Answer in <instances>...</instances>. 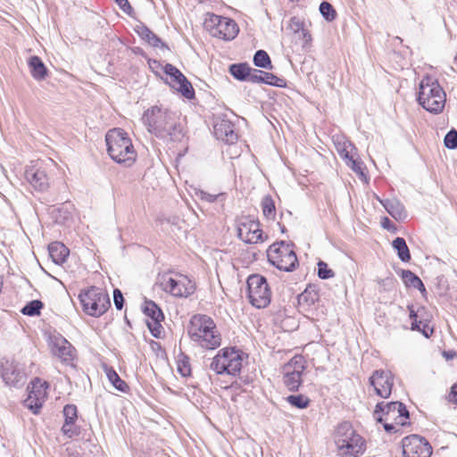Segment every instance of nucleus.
I'll return each instance as SVG.
<instances>
[{"label": "nucleus", "instance_id": "6ab92c4d", "mask_svg": "<svg viewBox=\"0 0 457 457\" xmlns=\"http://www.w3.org/2000/svg\"><path fill=\"white\" fill-rule=\"evenodd\" d=\"M163 71L166 75L169 76V83L173 88L187 99H193L195 97V90L192 84L178 68L170 63H167L163 67Z\"/></svg>", "mask_w": 457, "mask_h": 457}, {"label": "nucleus", "instance_id": "4468645a", "mask_svg": "<svg viewBox=\"0 0 457 457\" xmlns=\"http://www.w3.org/2000/svg\"><path fill=\"white\" fill-rule=\"evenodd\" d=\"M54 162L36 161L32 162L25 170V179L37 190L47 189L52 180Z\"/></svg>", "mask_w": 457, "mask_h": 457}, {"label": "nucleus", "instance_id": "5701e85b", "mask_svg": "<svg viewBox=\"0 0 457 457\" xmlns=\"http://www.w3.org/2000/svg\"><path fill=\"white\" fill-rule=\"evenodd\" d=\"M214 134L218 139L227 143H233L237 138V135L234 131L232 123L228 120L217 122L214 125Z\"/></svg>", "mask_w": 457, "mask_h": 457}, {"label": "nucleus", "instance_id": "864d4df0", "mask_svg": "<svg viewBox=\"0 0 457 457\" xmlns=\"http://www.w3.org/2000/svg\"><path fill=\"white\" fill-rule=\"evenodd\" d=\"M201 195H202L201 198L203 200H205V201L211 202V203L214 202L216 200V198H217L216 195H211V194H208V193H204V192H202Z\"/></svg>", "mask_w": 457, "mask_h": 457}, {"label": "nucleus", "instance_id": "a211bd4d", "mask_svg": "<svg viewBox=\"0 0 457 457\" xmlns=\"http://www.w3.org/2000/svg\"><path fill=\"white\" fill-rule=\"evenodd\" d=\"M375 394L381 398H388L395 385V375L389 370H376L369 378Z\"/></svg>", "mask_w": 457, "mask_h": 457}, {"label": "nucleus", "instance_id": "f8f14e48", "mask_svg": "<svg viewBox=\"0 0 457 457\" xmlns=\"http://www.w3.org/2000/svg\"><path fill=\"white\" fill-rule=\"evenodd\" d=\"M246 283L249 303L257 309L266 308L270 303L272 295L267 279L260 274H252Z\"/></svg>", "mask_w": 457, "mask_h": 457}, {"label": "nucleus", "instance_id": "aec40b11", "mask_svg": "<svg viewBox=\"0 0 457 457\" xmlns=\"http://www.w3.org/2000/svg\"><path fill=\"white\" fill-rule=\"evenodd\" d=\"M64 423L62 427V432L68 437H72L78 434L75 423L78 419V409L74 404H67L63 408Z\"/></svg>", "mask_w": 457, "mask_h": 457}, {"label": "nucleus", "instance_id": "a18cd8bd", "mask_svg": "<svg viewBox=\"0 0 457 457\" xmlns=\"http://www.w3.org/2000/svg\"><path fill=\"white\" fill-rule=\"evenodd\" d=\"M177 370L183 377L191 375V367L187 360L181 359L177 362Z\"/></svg>", "mask_w": 457, "mask_h": 457}, {"label": "nucleus", "instance_id": "c756f323", "mask_svg": "<svg viewBox=\"0 0 457 457\" xmlns=\"http://www.w3.org/2000/svg\"><path fill=\"white\" fill-rule=\"evenodd\" d=\"M2 378L7 385L16 386L22 380L23 376L16 367L10 365L4 368Z\"/></svg>", "mask_w": 457, "mask_h": 457}, {"label": "nucleus", "instance_id": "1a4fd4ad", "mask_svg": "<svg viewBox=\"0 0 457 457\" xmlns=\"http://www.w3.org/2000/svg\"><path fill=\"white\" fill-rule=\"evenodd\" d=\"M203 27L211 37L223 41L234 39L239 32V27L233 19L213 12L205 13Z\"/></svg>", "mask_w": 457, "mask_h": 457}, {"label": "nucleus", "instance_id": "58836bf2", "mask_svg": "<svg viewBox=\"0 0 457 457\" xmlns=\"http://www.w3.org/2000/svg\"><path fill=\"white\" fill-rule=\"evenodd\" d=\"M163 320L164 319H156V320H145L146 325L151 334L156 338H160L163 335V327L162 325Z\"/></svg>", "mask_w": 457, "mask_h": 457}, {"label": "nucleus", "instance_id": "412c9836", "mask_svg": "<svg viewBox=\"0 0 457 457\" xmlns=\"http://www.w3.org/2000/svg\"><path fill=\"white\" fill-rule=\"evenodd\" d=\"M52 352L62 361L67 363L71 362L76 357L75 348L64 338L57 339L54 342Z\"/></svg>", "mask_w": 457, "mask_h": 457}, {"label": "nucleus", "instance_id": "a19ab883", "mask_svg": "<svg viewBox=\"0 0 457 457\" xmlns=\"http://www.w3.org/2000/svg\"><path fill=\"white\" fill-rule=\"evenodd\" d=\"M320 11L321 14L326 18L328 21H333L336 16L337 12L333 6L328 3V2H322L320 5Z\"/></svg>", "mask_w": 457, "mask_h": 457}, {"label": "nucleus", "instance_id": "72a5a7b5", "mask_svg": "<svg viewBox=\"0 0 457 457\" xmlns=\"http://www.w3.org/2000/svg\"><path fill=\"white\" fill-rule=\"evenodd\" d=\"M305 359L303 355H295L285 366L284 370L303 374L305 370Z\"/></svg>", "mask_w": 457, "mask_h": 457}, {"label": "nucleus", "instance_id": "f3484780", "mask_svg": "<svg viewBox=\"0 0 457 457\" xmlns=\"http://www.w3.org/2000/svg\"><path fill=\"white\" fill-rule=\"evenodd\" d=\"M403 457H430L433 449L423 436L410 435L402 440Z\"/></svg>", "mask_w": 457, "mask_h": 457}, {"label": "nucleus", "instance_id": "f257e3e1", "mask_svg": "<svg viewBox=\"0 0 457 457\" xmlns=\"http://www.w3.org/2000/svg\"><path fill=\"white\" fill-rule=\"evenodd\" d=\"M141 120L147 131L157 137L176 141L183 137L179 115L168 108L150 106L144 112Z\"/></svg>", "mask_w": 457, "mask_h": 457}, {"label": "nucleus", "instance_id": "37998d69", "mask_svg": "<svg viewBox=\"0 0 457 457\" xmlns=\"http://www.w3.org/2000/svg\"><path fill=\"white\" fill-rule=\"evenodd\" d=\"M318 276L322 279H328L334 277V271L328 268L326 262L320 261L318 262Z\"/></svg>", "mask_w": 457, "mask_h": 457}, {"label": "nucleus", "instance_id": "9b49d317", "mask_svg": "<svg viewBox=\"0 0 457 457\" xmlns=\"http://www.w3.org/2000/svg\"><path fill=\"white\" fill-rule=\"evenodd\" d=\"M269 262L277 269L292 271L298 266V259L292 245L283 241L274 243L267 249Z\"/></svg>", "mask_w": 457, "mask_h": 457}, {"label": "nucleus", "instance_id": "cd10ccee", "mask_svg": "<svg viewBox=\"0 0 457 457\" xmlns=\"http://www.w3.org/2000/svg\"><path fill=\"white\" fill-rule=\"evenodd\" d=\"M401 277H402V279L406 287L417 288L422 293L426 292V288H425L423 282L412 271L403 270Z\"/></svg>", "mask_w": 457, "mask_h": 457}, {"label": "nucleus", "instance_id": "2eb2a0df", "mask_svg": "<svg viewBox=\"0 0 457 457\" xmlns=\"http://www.w3.org/2000/svg\"><path fill=\"white\" fill-rule=\"evenodd\" d=\"M409 319L411 320V330L420 332L425 337L429 338L435 332L431 325L433 315L431 312L423 305H408Z\"/></svg>", "mask_w": 457, "mask_h": 457}, {"label": "nucleus", "instance_id": "4c0bfd02", "mask_svg": "<svg viewBox=\"0 0 457 457\" xmlns=\"http://www.w3.org/2000/svg\"><path fill=\"white\" fill-rule=\"evenodd\" d=\"M253 63L255 66L261 68L268 69L271 67L270 58L269 54L263 50H259L255 53L253 56Z\"/></svg>", "mask_w": 457, "mask_h": 457}, {"label": "nucleus", "instance_id": "ea45409f", "mask_svg": "<svg viewBox=\"0 0 457 457\" xmlns=\"http://www.w3.org/2000/svg\"><path fill=\"white\" fill-rule=\"evenodd\" d=\"M141 37L150 46L158 47L162 45L161 39L149 29L143 28L140 32Z\"/></svg>", "mask_w": 457, "mask_h": 457}, {"label": "nucleus", "instance_id": "7c9ffc66", "mask_svg": "<svg viewBox=\"0 0 457 457\" xmlns=\"http://www.w3.org/2000/svg\"><path fill=\"white\" fill-rule=\"evenodd\" d=\"M283 382L290 391H297L302 384V374L284 370Z\"/></svg>", "mask_w": 457, "mask_h": 457}, {"label": "nucleus", "instance_id": "c9c22d12", "mask_svg": "<svg viewBox=\"0 0 457 457\" xmlns=\"http://www.w3.org/2000/svg\"><path fill=\"white\" fill-rule=\"evenodd\" d=\"M146 320L164 319L162 310L154 302H147L144 310Z\"/></svg>", "mask_w": 457, "mask_h": 457}, {"label": "nucleus", "instance_id": "49530a36", "mask_svg": "<svg viewBox=\"0 0 457 457\" xmlns=\"http://www.w3.org/2000/svg\"><path fill=\"white\" fill-rule=\"evenodd\" d=\"M113 301L116 308L121 310L123 307L124 298L120 289H114L113 291Z\"/></svg>", "mask_w": 457, "mask_h": 457}, {"label": "nucleus", "instance_id": "b1692460", "mask_svg": "<svg viewBox=\"0 0 457 457\" xmlns=\"http://www.w3.org/2000/svg\"><path fill=\"white\" fill-rule=\"evenodd\" d=\"M48 251L52 260L57 264L64 262L70 253L67 246L61 242L51 243Z\"/></svg>", "mask_w": 457, "mask_h": 457}, {"label": "nucleus", "instance_id": "2f4dec72", "mask_svg": "<svg viewBox=\"0 0 457 457\" xmlns=\"http://www.w3.org/2000/svg\"><path fill=\"white\" fill-rule=\"evenodd\" d=\"M253 69L246 63L232 64L229 67L231 75L238 80H247Z\"/></svg>", "mask_w": 457, "mask_h": 457}, {"label": "nucleus", "instance_id": "de8ad7c7", "mask_svg": "<svg viewBox=\"0 0 457 457\" xmlns=\"http://www.w3.org/2000/svg\"><path fill=\"white\" fill-rule=\"evenodd\" d=\"M115 2L124 12L128 14L133 12V8L128 0H115Z\"/></svg>", "mask_w": 457, "mask_h": 457}, {"label": "nucleus", "instance_id": "5fc2aeb1", "mask_svg": "<svg viewBox=\"0 0 457 457\" xmlns=\"http://www.w3.org/2000/svg\"><path fill=\"white\" fill-rule=\"evenodd\" d=\"M381 225L383 226V228L388 229V228H390L391 220L387 217H384L382 219Z\"/></svg>", "mask_w": 457, "mask_h": 457}, {"label": "nucleus", "instance_id": "8fccbe9b", "mask_svg": "<svg viewBox=\"0 0 457 457\" xmlns=\"http://www.w3.org/2000/svg\"><path fill=\"white\" fill-rule=\"evenodd\" d=\"M449 401L457 403V383L453 384L448 395Z\"/></svg>", "mask_w": 457, "mask_h": 457}, {"label": "nucleus", "instance_id": "393cba45", "mask_svg": "<svg viewBox=\"0 0 457 457\" xmlns=\"http://www.w3.org/2000/svg\"><path fill=\"white\" fill-rule=\"evenodd\" d=\"M28 65L30 70L31 76L35 79L42 80L47 76V69L38 56H31L29 59Z\"/></svg>", "mask_w": 457, "mask_h": 457}, {"label": "nucleus", "instance_id": "dca6fc26", "mask_svg": "<svg viewBox=\"0 0 457 457\" xmlns=\"http://www.w3.org/2000/svg\"><path fill=\"white\" fill-rule=\"evenodd\" d=\"M49 384L46 380L35 378L28 386L29 395L24 400V405L34 414H38L48 397Z\"/></svg>", "mask_w": 457, "mask_h": 457}, {"label": "nucleus", "instance_id": "c03bdc74", "mask_svg": "<svg viewBox=\"0 0 457 457\" xmlns=\"http://www.w3.org/2000/svg\"><path fill=\"white\" fill-rule=\"evenodd\" d=\"M445 145L449 149L457 148V130H450L445 137Z\"/></svg>", "mask_w": 457, "mask_h": 457}, {"label": "nucleus", "instance_id": "3c124183", "mask_svg": "<svg viewBox=\"0 0 457 457\" xmlns=\"http://www.w3.org/2000/svg\"><path fill=\"white\" fill-rule=\"evenodd\" d=\"M442 355L446 361H451L457 357V353L454 350L444 351Z\"/></svg>", "mask_w": 457, "mask_h": 457}, {"label": "nucleus", "instance_id": "9d476101", "mask_svg": "<svg viewBox=\"0 0 457 457\" xmlns=\"http://www.w3.org/2000/svg\"><path fill=\"white\" fill-rule=\"evenodd\" d=\"M83 311L90 315L98 317L103 315L110 307L111 302L105 290L90 287L80 292L79 295Z\"/></svg>", "mask_w": 457, "mask_h": 457}, {"label": "nucleus", "instance_id": "79ce46f5", "mask_svg": "<svg viewBox=\"0 0 457 457\" xmlns=\"http://www.w3.org/2000/svg\"><path fill=\"white\" fill-rule=\"evenodd\" d=\"M260 80H262V82L263 83L277 87H281L283 82L282 79H279L278 77L273 75L272 73L263 71L262 76L260 75Z\"/></svg>", "mask_w": 457, "mask_h": 457}, {"label": "nucleus", "instance_id": "c85d7f7f", "mask_svg": "<svg viewBox=\"0 0 457 457\" xmlns=\"http://www.w3.org/2000/svg\"><path fill=\"white\" fill-rule=\"evenodd\" d=\"M104 372L109 381L116 389L124 393L129 390V386L127 385V383L120 378L119 374L115 371V370L112 367L105 366Z\"/></svg>", "mask_w": 457, "mask_h": 457}, {"label": "nucleus", "instance_id": "603ef678", "mask_svg": "<svg viewBox=\"0 0 457 457\" xmlns=\"http://www.w3.org/2000/svg\"><path fill=\"white\" fill-rule=\"evenodd\" d=\"M301 35L303 37V42H304L305 45H308V44L311 43V41L312 39V35L307 30L303 29L301 30Z\"/></svg>", "mask_w": 457, "mask_h": 457}, {"label": "nucleus", "instance_id": "e433bc0d", "mask_svg": "<svg viewBox=\"0 0 457 457\" xmlns=\"http://www.w3.org/2000/svg\"><path fill=\"white\" fill-rule=\"evenodd\" d=\"M287 402L292 406L305 409L310 405V399L303 395H292L287 397Z\"/></svg>", "mask_w": 457, "mask_h": 457}, {"label": "nucleus", "instance_id": "473e14b6", "mask_svg": "<svg viewBox=\"0 0 457 457\" xmlns=\"http://www.w3.org/2000/svg\"><path fill=\"white\" fill-rule=\"evenodd\" d=\"M393 247L397 251L398 257L401 261L408 262L411 260L410 250L403 237H396L393 241Z\"/></svg>", "mask_w": 457, "mask_h": 457}, {"label": "nucleus", "instance_id": "4be33fe9", "mask_svg": "<svg viewBox=\"0 0 457 457\" xmlns=\"http://www.w3.org/2000/svg\"><path fill=\"white\" fill-rule=\"evenodd\" d=\"M320 301V291L317 286L309 285L298 295V305L303 312L311 310Z\"/></svg>", "mask_w": 457, "mask_h": 457}, {"label": "nucleus", "instance_id": "bb28decb", "mask_svg": "<svg viewBox=\"0 0 457 457\" xmlns=\"http://www.w3.org/2000/svg\"><path fill=\"white\" fill-rule=\"evenodd\" d=\"M340 155L345 160L346 165L350 167L364 182H368V178L362 167V163L353 159L348 152L345 150L340 153Z\"/></svg>", "mask_w": 457, "mask_h": 457}, {"label": "nucleus", "instance_id": "f03ea898", "mask_svg": "<svg viewBox=\"0 0 457 457\" xmlns=\"http://www.w3.org/2000/svg\"><path fill=\"white\" fill-rule=\"evenodd\" d=\"M155 287L165 295L176 299L188 298L195 293L197 288L194 278L174 269L159 272Z\"/></svg>", "mask_w": 457, "mask_h": 457}, {"label": "nucleus", "instance_id": "09e8293b", "mask_svg": "<svg viewBox=\"0 0 457 457\" xmlns=\"http://www.w3.org/2000/svg\"><path fill=\"white\" fill-rule=\"evenodd\" d=\"M260 75L262 76V71L253 70L251 71V76L248 77L247 80L252 82H262V80H260Z\"/></svg>", "mask_w": 457, "mask_h": 457}, {"label": "nucleus", "instance_id": "423d86ee", "mask_svg": "<svg viewBox=\"0 0 457 457\" xmlns=\"http://www.w3.org/2000/svg\"><path fill=\"white\" fill-rule=\"evenodd\" d=\"M247 355L236 347L220 349L210 363V369L217 375L237 377L240 375Z\"/></svg>", "mask_w": 457, "mask_h": 457}, {"label": "nucleus", "instance_id": "0eeeda50", "mask_svg": "<svg viewBox=\"0 0 457 457\" xmlns=\"http://www.w3.org/2000/svg\"><path fill=\"white\" fill-rule=\"evenodd\" d=\"M373 416L387 432H397L400 428L410 423L409 411L400 402L377 403Z\"/></svg>", "mask_w": 457, "mask_h": 457}, {"label": "nucleus", "instance_id": "7ed1b4c3", "mask_svg": "<svg viewBox=\"0 0 457 457\" xmlns=\"http://www.w3.org/2000/svg\"><path fill=\"white\" fill-rule=\"evenodd\" d=\"M105 142L108 155L117 163L133 165L137 157L136 147L129 133L123 129L113 128L107 131Z\"/></svg>", "mask_w": 457, "mask_h": 457}, {"label": "nucleus", "instance_id": "6e6552de", "mask_svg": "<svg viewBox=\"0 0 457 457\" xmlns=\"http://www.w3.org/2000/svg\"><path fill=\"white\" fill-rule=\"evenodd\" d=\"M417 101L426 111L438 114L444 111L446 94L436 79L425 76L419 86Z\"/></svg>", "mask_w": 457, "mask_h": 457}, {"label": "nucleus", "instance_id": "39448f33", "mask_svg": "<svg viewBox=\"0 0 457 457\" xmlns=\"http://www.w3.org/2000/svg\"><path fill=\"white\" fill-rule=\"evenodd\" d=\"M190 338L203 348L213 350L221 344V335L213 320L204 314L192 317L188 327Z\"/></svg>", "mask_w": 457, "mask_h": 457}, {"label": "nucleus", "instance_id": "a878e982", "mask_svg": "<svg viewBox=\"0 0 457 457\" xmlns=\"http://www.w3.org/2000/svg\"><path fill=\"white\" fill-rule=\"evenodd\" d=\"M261 210L263 218L270 221L275 220L277 217V208L274 199L270 195H265L261 201Z\"/></svg>", "mask_w": 457, "mask_h": 457}, {"label": "nucleus", "instance_id": "ddd939ff", "mask_svg": "<svg viewBox=\"0 0 457 457\" xmlns=\"http://www.w3.org/2000/svg\"><path fill=\"white\" fill-rule=\"evenodd\" d=\"M237 236L245 244H262L269 237L262 228L260 220L253 216H241L237 220Z\"/></svg>", "mask_w": 457, "mask_h": 457}, {"label": "nucleus", "instance_id": "20e7f679", "mask_svg": "<svg viewBox=\"0 0 457 457\" xmlns=\"http://www.w3.org/2000/svg\"><path fill=\"white\" fill-rule=\"evenodd\" d=\"M333 439L339 457H360L367 450V441L349 422L337 425Z\"/></svg>", "mask_w": 457, "mask_h": 457}, {"label": "nucleus", "instance_id": "f704fd0d", "mask_svg": "<svg viewBox=\"0 0 457 457\" xmlns=\"http://www.w3.org/2000/svg\"><path fill=\"white\" fill-rule=\"evenodd\" d=\"M44 308V303L40 300H32L29 302L21 310V312L23 315L34 317L39 316L41 311Z\"/></svg>", "mask_w": 457, "mask_h": 457}]
</instances>
